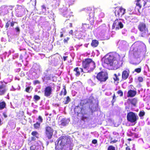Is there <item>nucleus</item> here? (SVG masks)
I'll list each match as a JSON object with an SVG mask.
<instances>
[{"instance_id": "nucleus-44", "label": "nucleus", "mask_w": 150, "mask_h": 150, "mask_svg": "<svg viewBox=\"0 0 150 150\" xmlns=\"http://www.w3.org/2000/svg\"><path fill=\"white\" fill-rule=\"evenodd\" d=\"M16 23L15 22L12 21L11 22V26L13 27L14 25V24Z\"/></svg>"}, {"instance_id": "nucleus-31", "label": "nucleus", "mask_w": 150, "mask_h": 150, "mask_svg": "<svg viewBox=\"0 0 150 150\" xmlns=\"http://www.w3.org/2000/svg\"><path fill=\"white\" fill-rule=\"evenodd\" d=\"M117 94L119 95L120 97H122L123 96V92L121 90H119L117 91Z\"/></svg>"}, {"instance_id": "nucleus-53", "label": "nucleus", "mask_w": 150, "mask_h": 150, "mask_svg": "<svg viewBox=\"0 0 150 150\" xmlns=\"http://www.w3.org/2000/svg\"><path fill=\"white\" fill-rule=\"evenodd\" d=\"M21 113L22 114V116L23 115H24V112L23 111H21Z\"/></svg>"}, {"instance_id": "nucleus-30", "label": "nucleus", "mask_w": 150, "mask_h": 150, "mask_svg": "<svg viewBox=\"0 0 150 150\" xmlns=\"http://www.w3.org/2000/svg\"><path fill=\"white\" fill-rule=\"evenodd\" d=\"M145 114V112L143 110H141L139 112V116L140 117H142L144 116Z\"/></svg>"}, {"instance_id": "nucleus-32", "label": "nucleus", "mask_w": 150, "mask_h": 150, "mask_svg": "<svg viewBox=\"0 0 150 150\" xmlns=\"http://www.w3.org/2000/svg\"><path fill=\"white\" fill-rule=\"evenodd\" d=\"M33 98L35 100L38 101L40 99V98L39 96L37 95H35L34 96Z\"/></svg>"}, {"instance_id": "nucleus-38", "label": "nucleus", "mask_w": 150, "mask_h": 150, "mask_svg": "<svg viewBox=\"0 0 150 150\" xmlns=\"http://www.w3.org/2000/svg\"><path fill=\"white\" fill-rule=\"evenodd\" d=\"M115 98H116L115 95V94H114L112 96V102L113 103L115 101V100H116Z\"/></svg>"}, {"instance_id": "nucleus-43", "label": "nucleus", "mask_w": 150, "mask_h": 150, "mask_svg": "<svg viewBox=\"0 0 150 150\" xmlns=\"http://www.w3.org/2000/svg\"><path fill=\"white\" fill-rule=\"evenodd\" d=\"M117 141V140L114 139L113 140L110 141V144H113V143H116Z\"/></svg>"}, {"instance_id": "nucleus-64", "label": "nucleus", "mask_w": 150, "mask_h": 150, "mask_svg": "<svg viewBox=\"0 0 150 150\" xmlns=\"http://www.w3.org/2000/svg\"><path fill=\"white\" fill-rule=\"evenodd\" d=\"M149 65H150V63H149Z\"/></svg>"}, {"instance_id": "nucleus-55", "label": "nucleus", "mask_w": 150, "mask_h": 150, "mask_svg": "<svg viewBox=\"0 0 150 150\" xmlns=\"http://www.w3.org/2000/svg\"><path fill=\"white\" fill-rule=\"evenodd\" d=\"M127 140L129 141H131L132 139L130 138H128L127 139Z\"/></svg>"}, {"instance_id": "nucleus-17", "label": "nucleus", "mask_w": 150, "mask_h": 150, "mask_svg": "<svg viewBox=\"0 0 150 150\" xmlns=\"http://www.w3.org/2000/svg\"><path fill=\"white\" fill-rule=\"evenodd\" d=\"M128 100L130 102V103L134 106H135L137 102V99L134 98L132 99H128Z\"/></svg>"}, {"instance_id": "nucleus-40", "label": "nucleus", "mask_w": 150, "mask_h": 150, "mask_svg": "<svg viewBox=\"0 0 150 150\" xmlns=\"http://www.w3.org/2000/svg\"><path fill=\"white\" fill-rule=\"evenodd\" d=\"M69 39V38L67 37L66 39H64V43H67Z\"/></svg>"}, {"instance_id": "nucleus-41", "label": "nucleus", "mask_w": 150, "mask_h": 150, "mask_svg": "<svg viewBox=\"0 0 150 150\" xmlns=\"http://www.w3.org/2000/svg\"><path fill=\"white\" fill-rule=\"evenodd\" d=\"M2 115L5 118H7L8 117V115L6 112H3Z\"/></svg>"}, {"instance_id": "nucleus-18", "label": "nucleus", "mask_w": 150, "mask_h": 150, "mask_svg": "<svg viewBox=\"0 0 150 150\" xmlns=\"http://www.w3.org/2000/svg\"><path fill=\"white\" fill-rule=\"evenodd\" d=\"M146 4V2L144 0H142L140 2V3H139V2H137L136 4V5L137 6H139V8L140 9L141 8L142 5L144 6Z\"/></svg>"}, {"instance_id": "nucleus-39", "label": "nucleus", "mask_w": 150, "mask_h": 150, "mask_svg": "<svg viewBox=\"0 0 150 150\" xmlns=\"http://www.w3.org/2000/svg\"><path fill=\"white\" fill-rule=\"evenodd\" d=\"M33 83L34 85H35L36 84L40 83V82L38 80H36L33 81Z\"/></svg>"}, {"instance_id": "nucleus-63", "label": "nucleus", "mask_w": 150, "mask_h": 150, "mask_svg": "<svg viewBox=\"0 0 150 150\" xmlns=\"http://www.w3.org/2000/svg\"><path fill=\"white\" fill-rule=\"evenodd\" d=\"M36 0H35V5L36 4Z\"/></svg>"}, {"instance_id": "nucleus-27", "label": "nucleus", "mask_w": 150, "mask_h": 150, "mask_svg": "<svg viewBox=\"0 0 150 150\" xmlns=\"http://www.w3.org/2000/svg\"><path fill=\"white\" fill-rule=\"evenodd\" d=\"M71 101V99L69 96H67L66 98V100L65 101H63V103L64 104H68Z\"/></svg>"}, {"instance_id": "nucleus-7", "label": "nucleus", "mask_w": 150, "mask_h": 150, "mask_svg": "<svg viewBox=\"0 0 150 150\" xmlns=\"http://www.w3.org/2000/svg\"><path fill=\"white\" fill-rule=\"evenodd\" d=\"M96 78L101 82H105L108 78V75L106 72L101 71L97 74Z\"/></svg>"}, {"instance_id": "nucleus-48", "label": "nucleus", "mask_w": 150, "mask_h": 150, "mask_svg": "<svg viewBox=\"0 0 150 150\" xmlns=\"http://www.w3.org/2000/svg\"><path fill=\"white\" fill-rule=\"evenodd\" d=\"M73 31L72 30H71L69 32V34L72 35H73Z\"/></svg>"}, {"instance_id": "nucleus-61", "label": "nucleus", "mask_w": 150, "mask_h": 150, "mask_svg": "<svg viewBox=\"0 0 150 150\" xmlns=\"http://www.w3.org/2000/svg\"><path fill=\"white\" fill-rule=\"evenodd\" d=\"M91 13H90L89 12H88V13L89 14H90Z\"/></svg>"}, {"instance_id": "nucleus-16", "label": "nucleus", "mask_w": 150, "mask_h": 150, "mask_svg": "<svg viewBox=\"0 0 150 150\" xmlns=\"http://www.w3.org/2000/svg\"><path fill=\"white\" fill-rule=\"evenodd\" d=\"M60 125L63 126H65L68 124L67 120L65 118H63L60 121Z\"/></svg>"}, {"instance_id": "nucleus-24", "label": "nucleus", "mask_w": 150, "mask_h": 150, "mask_svg": "<svg viewBox=\"0 0 150 150\" xmlns=\"http://www.w3.org/2000/svg\"><path fill=\"white\" fill-rule=\"evenodd\" d=\"M40 123L37 122L33 124L34 128L35 129H38L40 128Z\"/></svg>"}, {"instance_id": "nucleus-34", "label": "nucleus", "mask_w": 150, "mask_h": 150, "mask_svg": "<svg viewBox=\"0 0 150 150\" xmlns=\"http://www.w3.org/2000/svg\"><path fill=\"white\" fill-rule=\"evenodd\" d=\"M108 150H115V148L112 145H110L108 147Z\"/></svg>"}, {"instance_id": "nucleus-50", "label": "nucleus", "mask_w": 150, "mask_h": 150, "mask_svg": "<svg viewBox=\"0 0 150 150\" xmlns=\"http://www.w3.org/2000/svg\"><path fill=\"white\" fill-rule=\"evenodd\" d=\"M42 8H43V9H45V10H46V8L45 5H42Z\"/></svg>"}, {"instance_id": "nucleus-2", "label": "nucleus", "mask_w": 150, "mask_h": 150, "mask_svg": "<svg viewBox=\"0 0 150 150\" xmlns=\"http://www.w3.org/2000/svg\"><path fill=\"white\" fill-rule=\"evenodd\" d=\"M70 139L66 136H62L56 141L55 144L56 150H63L64 146L70 144Z\"/></svg>"}, {"instance_id": "nucleus-59", "label": "nucleus", "mask_w": 150, "mask_h": 150, "mask_svg": "<svg viewBox=\"0 0 150 150\" xmlns=\"http://www.w3.org/2000/svg\"><path fill=\"white\" fill-rule=\"evenodd\" d=\"M93 22L92 23H91V24L92 25H93Z\"/></svg>"}, {"instance_id": "nucleus-3", "label": "nucleus", "mask_w": 150, "mask_h": 150, "mask_svg": "<svg viewBox=\"0 0 150 150\" xmlns=\"http://www.w3.org/2000/svg\"><path fill=\"white\" fill-rule=\"evenodd\" d=\"M83 67L88 70V72L92 71L96 67V64L92 59L86 58L82 62Z\"/></svg>"}, {"instance_id": "nucleus-10", "label": "nucleus", "mask_w": 150, "mask_h": 150, "mask_svg": "<svg viewBox=\"0 0 150 150\" xmlns=\"http://www.w3.org/2000/svg\"><path fill=\"white\" fill-rule=\"evenodd\" d=\"M123 25L121 21H119L118 19H116L114 21L112 26V29H115L116 30L122 29L123 27Z\"/></svg>"}, {"instance_id": "nucleus-26", "label": "nucleus", "mask_w": 150, "mask_h": 150, "mask_svg": "<svg viewBox=\"0 0 150 150\" xmlns=\"http://www.w3.org/2000/svg\"><path fill=\"white\" fill-rule=\"evenodd\" d=\"M31 135L34 137L38 138L39 134L38 132L36 131H33L31 134Z\"/></svg>"}, {"instance_id": "nucleus-6", "label": "nucleus", "mask_w": 150, "mask_h": 150, "mask_svg": "<svg viewBox=\"0 0 150 150\" xmlns=\"http://www.w3.org/2000/svg\"><path fill=\"white\" fill-rule=\"evenodd\" d=\"M127 118L128 121L132 123L136 122L138 119V117L135 113L130 112L127 113Z\"/></svg>"}, {"instance_id": "nucleus-47", "label": "nucleus", "mask_w": 150, "mask_h": 150, "mask_svg": "<svg viewBox=\"0 0 150 150\" xmlns=\"http://www.w3.org/2000/svg\"><path fill=\"white\" fill-rule=\"evenodd\" d=\"M126 150H131L130 148L129 147V146H127L125 148Z\"/></svg>"}, {"instance_id": "nucleus-4", "label": "nucleus", "mask_w": 150, "mask_h": 150, "mask_svg": "<svg viewBox=\"0 0 150 150\" xmlns=\"http://www.w3.org/2000/svg\"><path fill=\"white\" fill-rule=\"evenodd\" d=\"M75 113L77 114V116L79 117V115H82L81 120L84 121L87 119V117L84 116V115L87 114L86 112V107L81 105H78L75 106L74 109Z\"/></svg>"}, {"instance_id": "nucleus-46", "label": "nucleus", "mask_w": 150, "mask_h": 150, "mask_svg": "<svg viewBox=\"0 0 150 150\" xmlns=\"http://www.w3.org/2000/svg\"><path fill=\"white\" fill-rule=\"evenodd\" d=\"M35 137H31V140L32 141H35L36 140V139Z\"/></svg>"}, {"instance_id": "nucleus-13", "label": "nucleus", "mask_w": 150, "mask_h": 150, "mask_svg": "<svg viewBox=\"0 0 150 150\" xmlns=\"http://www.w3.org/2000/svg\"><path fill=\"white\" fill-rule=\"evenodd\" d=\"M129 71L127 69L124 70L122 72V78L123 80L127 79L129 77Z\"/></svg>"}, {"instance_id": "nucleus-5", "label": "nucleus", "mask_w": 150, "mask_h": 150, "mask_svg": "<svg viewBox=\"0 0 150 150\" xmlns=\"http://www.w3.org/2000/svg\"><path fill=\"white\" fill-rule=\"evenodd\" d=\"M138 28L140 32V35L141 37H144L147 35L148 30L144 23L140 22L138 26Z\"/></svg>"}, {"instance_id": "nucleus-37", "label": "nucleus", "mask_w": 150, "mask_h": 150, "mask_svg": "<svg viewBox=\"0 0 150 150\" xmlns=\"http://www.w3.org/2000/svg\"><path fill=\"white\" fill-rule=\"evenodd\" d=\"M30 86H28L26 87L25 89V91L28 93H30Z\"/></svg>"}, {"instance_id": "nucleus-8", "label": "nucleus", "mask_w": 150, "mask_h": 150, "mask_svg": "<svg viewBox=\"0 0 150 150\" xmlns=\"http://www.w3.org/2000/svg\"><path fill=\"white\" fill-rule=\"evenodd\" d=\"M115 8V15L119 18L121 17L125 13V9L122 7H117Z\"/></svg>"}, {"instance_id": "nucleus-11", "label": "nucleus", "mask_w": 150, "mask_h": 150, "mask_svg": "<svg viewBox=\"0 0 150 150\" xmlns=\"http://www.w3.org/2000/svg\"><path fill=\"white\" fill-rule=\"evenodd\" d=\"M7 90L6 85L2 81H0V96L5 94Z\"/></svg>"}, {"instance_id": "nucleus-62", "label": "nucleus", "mask_w": 150, "mask_h": 150, "mask_svg": "<svg viewBox=\"0 0 150 150\" xmlns=\"http://www.w3.org/2000/svg\"><path fill=\"white\" fill-rule=\"evenodd\" d=\"M83 25H86V23H84V24H83Z\"/></svg>"}, {"instance_id": "nucleus-36", "label": "nucleus", "mask_w": 150, "mask_h": 150, "mask_svg": "<svg viewBox=\"0 0 150 150\" xmlns=\"http://www.w3.org/2000/svg\"><path fill=\"white\" fill-rule=\"evenodd\" d=\"M10 23V21L9 20L6 23L5 27L6 28H8L9 26Z\"/></svg>"}, {"instance_id": "nucleus-25", "label": "nucleus", "mask_w": 150, "mask_h": 150, "mask_svg": "<svg viewBox=\"0 0 150 150\" xmlns=\"http://www.w3.org/2000/svg\"><path fill=\"white\" fill-rule=\"evenodd\" d=\"M113 79L114 81L117 82L118 83V81L120 80V78L117 75V74H114V77H113Z\"/></svg>"}, {"instance_id": "nucleus-19", "label": "nucleus", "mask_w": 150, "mask_h": 150, "mask_svg": "<svg viewBox=\"0 0 150 150\" xmlns=\"http://www.w3.org/2000/svg\"><path fill=\"white\" fill-rule=\"evenodd\" d=\"M98 44L99 42L98 41L96 40H92L91 43V45L92 47H97Z\"/></svg>"}, {"instance_id": "nucleus-49", "label": "nucleus", "mask_w": 150, "mask_h": 150, "mask_svg": "<svg viewBox=\"0 0 150 150\" xmlns=\"http://www.w3.org/2000/svg\"><path fill=\"white\" fill-rule=\"evenodd\" d=\"M67 57L68 56H64L63 57L64 60V61H66Z\"/></svg>"}, {"instance_id": "nucleus-21", "label": "nucleus", "mask_w": 150, "mask_h": 150, "mask_svg": "<svg viewBox=\"0 0 150 150\" xmlns=\"http://www.w3.org/2000/svg\"><path fill=\"white\" fill-rule=\"evenodd\" d=\"M9 6H1V10H2V11H3L5 12L6 13H7L8 12V9H9Z\"/></svg>"}, {"instance_id": "nucleus-9", "label": "nucleus", "mask_w": 150, "mask_h": 150, "mask_svg": "<svg viewBox=\"0 0 150 150\" xmlns=\"http://www.w3.org/2000/svg\"><path fill=\"white\" fill-rule=\"evenodd\" d=\"M45 128V134L46 137L49 139H50L52 137L54 130L53 129L49 126H47Z\"/></svg>"}, {"instance_id": "nucleus-42", "label": "nucleus", "mask_w": 150, "mask_h": 150, "mask_svg": "<svg viewBox=\"0 0 150 150\" xmlns=\"http://www.w3.org/2000/svg\"><path fill=\"white\" fill-rule=\"evenodd\" d=\"M92 142L93 144H95L97 143V141L96 139H94L92 140Z\"/></svg>"}, {"instance_id": "nucleus-58", "label": "nucleus", "mask_w": 150, "mask_h": 150, "mask_svg": "<svg viewBox=\"0 0 150 150\" xmlns=\"http://www.w3.org/2000/svg\"><path fill=\"white\" fill-rule=\"evenodd\" d=\"M49 70H46V72H47V73H48V71H49Z\"/></svg>"}, {"instance_id": "nucleus-45", "label": "nucleus", "mask_w": 150, "mask_h": 150, "mask_svg": "<svg viewBox=\"0 0 150 150\" xmlns=\"http://www.w3.org/2000/svg\"><path fill=\"white\" fill-rule=\"evenodd\" d=\"M15 29L16 30V31L17 32H19L20 31V30L19 28L18 27H16L15 28Z\"/></svg>"}, {"instance_id": "nucleus-54", "label": "nucleus", "mask_w": 150, "mask_h": 150, "mask_svg": "<svg viewBox=\"0 0 150 150\" xmlns=\"http://www.w3.org/2000/svg\"><path fill=\"white\" fill-rule=\"evenodd\" d=\"M1 118H0V125H1Z\"/></svg>"}, {"instance_id": "nucleus-23", "label": "nucleus", "mask_w": 150, "mask_h": 150, "mask_svg": "<svg viewBox=\"0 0 150 150\" xmlns=\"http://www.w3.org/2000/svg\"><path fill=\"white\" fill-rule=\"evenodd\" d=\"M63 90V91L62 90L61 91L60 93H59V95L60 96H62V95L64 96H65L67 94V92L66 89V87L65 86H64Z\"/></svg>"}, {"instance_id": "nucleus-12", "label": "nucleus", "mask_w": 150, "mask_h": 150, "mask_svg": "<svg viewBox=\"0 0 150 150\" xmlns=\"http://www.w3.org/2000/svg\"><path fill=\"white\" fill-rule=\"evenodd\" d=\"M52 89L51 86H48L45 88L44 91V95L46 97H49L52 94Z\"/></svg>"}, {"instance_id": "nucleus-52", "label": "nucleus", "mask_w": 150, "mask_h": 150, "mask_svg": "<svg viewBox=\"0 0 150 150\" xmlns=\"http://www.w3.org/2000/svg\"><path fill=\"white\" fill-rule=\"evenodd\" d=\"M69 25H69L70 27L71 28V27H72V23H69Z\"/></svg>"}, {"instance_id": "nucleus-60", "label": "nucleus", "mask_w": 150, "mask_h": 150, "mask_svg": "<svg viewBox=\"0 0 150 150\" xmlns=\"http://www.w3.org/2000/svg\"><path fill=\"white\" fill-rule=\"evenodd\" d=\"M130 17H131L130 16H127L126 18H127Z\"/></svg>"}, {"instance_id": "nucleus-22", "label": "nucleus", "mask_w": 150, "mask_h": 150, "mask_svg": "<svg viewBox=\"0 0 150 150\" xmlns=\"http://www.w3.org/2000/svg\"><path fill=\"white\" fill-rule=\"evenodd\" d=\"M36 147L34 145H32L30 147V150H35ZM36 150H43L40 146H38L37 147Z\"/></svg>"}, {"instance_id": "nucleus-14", "label": "nucleus", "mask_w": 150, "mask_h": 150, "mask_svg": "<svg viewBox=\"0 0 150 150\" xmlns=\"http://www.w3.org/2000/svg\"><path fill=\"white\" fill-rule=\"evenodd\" d=\"M137 91L136 90L130 89L129 90L127 93V97L129 98H133L136 95Z\"/></svg>"}, {"instance_id": "nucleus-33", "label": "nucleus", "mask_w": 150, "mask_h": 150, "mask_svg": "<svg viewBox=\"0 0 150 150\" xmlns=\"http://www.w3.org/2000/svg\"><path fill=\"white\" fill-rule=\"evenodd\" d=\"M142 70V68L141 67H140V68H138L136 69H134V71L136 72H137V73H140Z\"/></svg>"}, {"instance_id": "nucleus-29", "label": "nucleus", "mask_w": 150, "mask_h": 150, "mask_svg": "<svg viewBox=\"0 0 150 150\" xmlns=\"http://www.w3.org/2000/svg\"><path fill=\"white\" fill-rule=\"evenodd\" d=\"M37 120L38 121V122L41 124L43 120L42 117L41 116L39 115L37 119Z\"/></svg>"}, {"instance_id": "nucleus-51", "label": "nucleus", "mask_w": 150, "mask_h": 150, "mask_svg": "<svg viewBox=\"0 0 150 150\" xmlns=\"http://www.w3.org/2000/svg\"><path fill=\"white\" fill-rule=\"evenodd\" d=\"M60 33H61V34L60 35V37L61 38H62L63 36V34L62 32H61Z\"/></svg>"}, {"instance_id": "nucleus-57", "label": "nucleus", "mask_w": 150, "mask_h": 150, "mask_svg": "<svg viewBox=\"0 0 150 150\" xmlns=\"http://www.w3.org/2000/svg\"><path fill=\"white\" fill-rule=\"evenodd\" d=\"M141 0H136V1L137 2H139Z\"/></svg>"}, {"instance_id": "nucleus-1", "label": "nucleus", "mask_w": 150, "mask_h": 150, "mask_svg": "<svg viewBox=\"0 0 150 150\" xmlns=\"http://www.w3.org/2000/svg\"><path fill=\"white\" fill-rule=\"evenodd\" d=\"M120 57L117 53L112 52L108 54L104 58L103 65L105 68L109 67L117 69L120 66Z\"/></svg>"}, {"instance_id": "nucleus-20", "label": "nucleus", "mask_w": 150, "mask_h": 150, "mask_svg": "<svg viewBox=\"0 0 150 150\" xmlns=\"http://www.w3.org/2000/svg\"><path fill=\"white\" fill-rule=\"evenodd\" d=\"M6 104L4 101H0V110L6 108Z\"/></svg>"}, {"instance_id": "nucleus-56", "label": "nucleus", "mask_w": 150, "mask_h": 150, "mask_svg": "<svg viewBox=\"0 0 150 150\" xmlns=\"http://www.w3.org/2000/svg\"><path fill=\"white\" fill-rule=\"evenodd\" d=\"M117 76H120V75H121V74H120V73H119L118 74V75H117Z\"/></svg>"}, {"instance_id": "nucleus-35", "label": "nucleus", "mask_w": 150, "mask_h": 150, "mask_svg": "<svg viewBox=\"0 0 150 150\" xmlns=\"http://www.w3.org/2000/svg\"><path fill=\"white\" fill-rule=\"evenodd\" d=\"M144 79L142 77L139 76L138 77V80L139 82H142L143 81Z\"/></svg>"}, {"instance_id": "nucleus-15", "label": "nucleus", "mask_w": 150, "mask_h": 150, "mask_svg": "<svg viewBox=\"0 0 150 150\" xmlns=\"http://www.w3.org/2000/svg\"><path fill=\"white\" fill-rule=\"evenodd\" d=\"M74 71L76 72L75 75L78 76L80 75V72H83V69L81 68H79L76 67L74 69Z\"/></svg>"}, {"instance_id": "nucleus-28", "label": "nucleus", "mask_w": 150, "mask_h": 150, "mask_svg": "<svg viewBox=\"0 0 150 150\" xmlns=\"http://www.w3.org/2000/svg\"><path fill=\"white\" fill-rule=\"evenodd\" d=\"M75 1V0H68L67 1V2L68 5L69 6L73 4Z\"/></svg>"}]
</instances>
